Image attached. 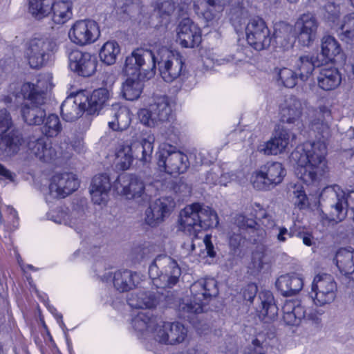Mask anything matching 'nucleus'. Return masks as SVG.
<instances>
[{
    "mask_svg": "<svg viewBox=\"0 0 354 354\" xmlns=\"http://www.w3.org/2000/svg\"><path fill=\"white\" fill-rule=\"evenodd\" d=\"M22 142L10 112L6 109H0V156L15 155L19 151Z\"/></svg>",
    "mask_w": 354,
    "mask_h": 354,
    "instance_id": "obj_7",
    "label": "nucleus"
},
{
    "mask_svg": "<svg viewBox=\"0 0 354 354\" xmlns=\"http://www.w3.org/2000/svg\"><path fill=\"white\" fill-rule=\"evenodd\" d=\"M295 68L299 77L302 81H306L315 69L313 57L309 55L300 56L295 62Z\"/></svg>",
    "mask_w": 354,
    "mask_h": 354,
    "instance_id": "obj_46",
    "label": "nucleus"
},
{
    "mask_svg": "<svg viewBox=\"0 0 354 354\" xmlns=\"http://www.w3.org/2000/svg\"><path fill=\"white\" fill-rule=\"evenodd\" d=\"M191 297L179 304L178 311L185 319H191L194 315L203 312L204 306L210 299L218 293L216 281L212 278L201 279L190 287Z\"/></svg>",
    "mask_w": 354,
    "mask_h": 354,
    "instance_id": "obj_2",
    "label": "nucleus"
},
{
    "mask_svg": "<svg viewBox=\"0 0 354 354\" xmlns=\"http://www.w3.org/2000/svg\"><path fill=\"white\" fill-rule=\"evenodd\" d=\"M178 41L184 48H194L201 41V30L190 19H183L178 26Z\"/></svg>",
    "mask_w": 354,
    "mask_h": 354,
    "instance_id": "obj_24",
    "label": "nucleus"
},
{
    "mask_svg": "<svg viewBox=\"0 0 354 354\" xmlns=\"http://www.w3.org/2000/svg\"><path fill=\"white\" fill-rule=\"evenodd\" d=\"M301 101L295 96L286 98L280 105L279 115L282 123L290 125V130H299L301 126V118L303 113Z\"/></svg>",
    "mask_w": 354,
    "mask_h": 354,
    "instance_id": "obj_19",
    "label": "nucleus"
},
{
    "mask_svg": "<svg viewBox=\"0 0 354 354\" xmlns=\"http://www.w3.org/2000/svg\"><path fill=\"white\" fill-rule=\"evenodd\" d=\"M48 80H39L36 85L26 82L21 88V93L27 100L25 103L44 104L45 102V92L48 88Z\"/></svg>",
    "mask_w": 354,
    "mask_h": 354,
    "instance_id": "obj_30",
    "label": "nucleus"
},
{
    "mask_svg": "<svg viewBox=\"0 0 354 354\" xmlns=\"http://www.w3.org/2000/svg\"><path fill=\"white\" fill-rule=\"evenodd\" d=\"M251 232L255 234L254 235V241H260L263 240L266 235V229L260 225V223H257V225L252 230H250Z\"/></svg>",
    "mask_w": 354,
    "mask_h": 354,
    "instance_id": "obj_62",
    "label": "nucleus"
},
{
    "mask_svg": "<svg viewBox=\"0 0 354 354\" xmlns=\"http://www.w3.org/2000/svg\"><path fill=\"white\" fill-rule=\"evenodd\" d=\"M80 182L71 172L54 174L49 185L50 194L54 198H65L77 189Z\"/></svg>",
    "mask_w": 354,
    "mask_h": 354,
    "instance_id": "obj_18",
    "label": "nucleus"
},
{
    "mask_svg": "<svg viewBox=\"0 0 354 354\" xmlns=\"http://www.w3.org/2000/svg\"><path fill=\"white\" fill-rule=\"evenodd\" d=\"M295 30L299 42L304 46H310L317 37L319 22L312 13L301 15L297 20Z\"/></svg>",
    "mask_w": 354,
    "mask_h": 354,
    "instance_id": "obj_20",
    "label": "nucleus"
},
{
    "mask_svg": "<svg viewBox=\"0 0 354 354\" xmlns=\"http://www.w3.org/2000/svg\"><path fill=\"white\" fill-rule=\"evenodd\" d=\"M321 54L328 61H333L342 52V48L335 37L324 35L321 39Z\"/></svg>",
    "mask_w": 354,
    "mask_h": 354,
    "instance_id": "obj_42",
    "label": "nucleus"
},
{
    "mask_svg": "<svg viewBox=\"0 0 354 354\" xmlns=\"http://www.w3.org/2000/svg\"><path fill=\"white\" fill-rule=\"evenodd\" d=\"M235 223L239 228L245 230H252L257 225L256 221L243 214L236 216Z\"/></svg>",
    "mask_w": 354,
    "mask_h": 354,
    "instance_id": "obj_58",
    "label": "nucleus"
},
{
    "mask_svg": "<svg viewBox=\"0 0 354 354\" xmlns=\"http://www.w3.org/2000/svg\"><path fill=\"white\" fill-rule=\"evenodd\" d=\"M340 37L348 44H354V13L344 17L341 26Z\"/></svg>",
    "mask_w": 354,
    "mask_h": 354,
    "instance_id": "obj_50",
    "label": "nucleus"
},
{
    "mask_svg": "<svg viewBox=\"0 0 354 354\" xmlns=\"http://www.w3.org/2000/svg\"><path fill=\"white\" fill-rule=\"evenodd\" d=\"M329 208V219L335 222L343 221L347 215V207L354 213V190L345 193L339 186L326 187L321 194Z\"/></svg>",
    "mask_w": 354,
    "mask_h": 354,
    "instance_id": "obj_6",
    "label": "nucleus"
},
{
    "mask_svg": "<svg viewBox=\"0 0 354 354\" xmlns=\"http://www.w3.org/2000/svg\"><path fill=\"white\" fill-rule=\"evenodd\" d=\"M324 9L326 12L328 14V18L336 17L339 15L340 12L339 6L336 5L333 2H328L324 6Z\"/></svg>",
    "mask_w": 354,
    "mask_h": 354,
    "instance_id": "obj_61",
    "label": "nucleus"
},
{
    "mask_svg": "<svg viewBox=\"0 0 354 354\" xmlns=\"http://www.w3.org/2000/svg\"><path fill=\"white\" fill-rule=\"evenodd\" d=\"M164 218H165L161 216V213L153 208L151 205L145 211V221L147 225L151 227L157 226L163 221Z\"/></svg>",
    "mask_w": 354,
    "mask_h": 354,
    "instance_id": "obj_55",
    "label": "nucleus"
},
{
    "mask_svg": "<svg viewBox=\"0 0 354 354\" xmlns=\"http://www.w3.org/2000/svg\"><path fill=\"white\" fill-rule=\"evenodd\" d=\"M159 322L149 312L140 311L132 319L131 325L138 335L153 339V331Z\"/></svg>",
    "mask_w": 354,
    "mask_h": 354,
    "instance_id": "obj_29",
    "label": "nucleus"
},
{
    "mask_svg": "<svg viewBox=\"0 0 354 354\" xmlns=\"http://www.w3.org/2000/svg\"><path fill=\"white\" fill-rule=\"evenodd\" d=\"M261 308L260 317L264 322H272L276 319L278 315V308L274 303V297L269 291L259 294Z\"/></svg>",
    "mask_w": 354,
    "mask_h": 354,
    "instance_id": "obj_35",
    "label": "nucleus"
},
{
    "mask_svg": "<svg viewBox=\"0 0 354 354\" xmlns=\"http://www.w3.org/2000/svg\"><path fill=\"white\" fill-rule=\"evenodd\" d=\"M37 103H24L21 107V115L26 123L29 125H39L43 123L46 111Z\"/></svg>",
    "mask_w": 354,
    "mask_h": 354,
    "instance_id": "obj_38",
    "label": "nucleus"
},
{
    "mask_svg": "<svg viewBox=\"0 0 354 354\" xmlns=\"http://www.w3.org/2000/svg\"><path fill=\"white\" fill-rule=\"evenodd\" d=\"M336 291L337 285L333 277L323 273L314 277L310 295L316 306H323L335 300Z\"/></svg>",
    "mask_w": 354,
    "mask_h": 354,
    "instance_id": "obj_12",
    "label": "nucleus"
},
{
    "mask_svg": "<svg viewBox=\"0 0 354 354\" xmlns=\"http://www.w3.org/2000/svg\"><path fill=\"white\" fill-rule=\"evenodd\" d=\"M73 3L70 1L53 0L51 8L52 20L55 24L62 25L73 17Z\"/></svg>",
    "mask_w": 354,
    "mask_h": 354,
    "instance_id": "obj_36",
    "label": "nucleus"
},
{
    "mask_svg": "<svg viewBox=\"0 0 354 354\" xmlns=\"http://www.w3.org/2000/svg\"><path fill=\"white\" fill-rule=\"evenodd\" d=\"M283 320L288 326H297L305 317L304 307L297 300H286L282 307Z\"/></svg>",
    "mask_w": 354,
    "mask_h": 354,
    "instance_id": "obj_33",
    "label": "nucleus"
},
{
    "mask_svg": "<svg viewBox=\"0 0 354 354\" xmlns=\"http://www.w3.org/2000/svg\"><path fill=\"white\" fill-rule=\"evenodd\" d=\"M295 139V132L283 127L270 140L260 145L259 151L265 155H277L283 153Z\"/></svg>",
    "mask_w": 354,
    "mask_h": 354,
    "instance_id": "obj_21",
    "label": "nucleus"
},
{
    "mask_svg": "<svg viewBox=\"0 0 354 354\" xmlns=\"http://www.w3.org/2000/svg\"><path fill=\"white\" fill-rule=\"evenodd\" d=\"M226 5V0H205L203 17L211 25L218 24L223 17Z\"/></svg>",
    "mask_w": 354,
    "mask_h": 354,
    "instance_id": "obj_37",
    "label": "nucleus"
},
{
    "mask_svg": "<svg viewBox=\"0 0 354 354\" xmlns=\"http://www.w3.org/2000/svg\"><path fill=\"white\" fill-rule=\"evenodd\" d=\"M266 263V254L263 248L261 247L253 252L250 264V268L253 270V272L261 271Z\"/></svg>",
    "mask_w": 354,
    "mask_h": 354,
    "instance_id": "obj_54",
    "label": "nucleus"
},
{
    "mask_svg": "<svg viewBox=\"0 0 354 354\" xmlns=\"http://www.w3.org/2000/svg\"><path fill=\"white\" fill-rule=\"evenodd\" d=\"M154 138L149 136L140 142L120 144L115 152V162L122 170L128 169L131 165L134 157L143 162H149L151 160L153 150Z\"/></svg>",
    "mask_w": 354,
    "mask_h": 354,
    "instance_id": "obj_3",
    "label": "nucleus"
},
{
    "mask_svg": "<svg viewBox=\"0 0 354 354\" xmlns=\"http://www.w3.org/2000/svg\"><path fill=\"white\" fill-rule=\"evenodd\" d=\"M198 212L200 214L201 230L218 226V215L211 207L200 204V210H198Z\"/></svg>",
    "mask_w": 354,
    "mask_h": 354,
    "instance_id": "obj_45",
    "label": "nucleus"
},
{
    "mask_svg": "<svg viewBox=\"0 0 354 354\" xmlns=\"http://www.w3.org/2000/svg\"><path fill=\"white\" fill-rule=\"evenodd\" d=\"M330 114L326 106H319L310 123L317 140L297 146L291 153L290 160L297 165L296 174L307 185L318 182L328 171L326 141L331 136L328 122Z\"/></svg>",
    "mask_w": 354,
    "mask_h": 354,
    "instance_id": "obj_1",
    "label": "nucleus"
},
{
    "mask_svg": "<svg viewBox=\"0 0 354 354\" xmlns=\"http://www.w3.org/2000/svg\"><path fill=\"white\" fill-rule=\"evenodd\" d=\"M276 286L283 296H292L302 290L304 281L298 274H287L277 279Z\"/></svg>",
    "mask_w": 354,
    "mask_h": 354,
    "instance_id": "obj_32",
    "label": "nucleus"
},
{
    "mask_svg": "<svg viewBox=\"0 0 354 354\" xmlns=\"http://www.w3.org/2000/svg\"><path fill=\"white\" fill-rule=\"evenodd\" d=\"M127 302L131 308H151L157 304L154 295L144 290L131 293L127 299Z\"/></svg>",
    "mask_w": 354,
    "mask_h": 354,
    "instance_id": "obj_41",
    "label": "nucleus"
},
{
    "mask_svg": "<svg viewBox=\"0 0 354 354\" xmlns=\"http://www.w3.org/2000/svg\"><path fill=\"white\" fill-rule=\"evenodd\" d=\"M172 109L167 96H157L149 105V109H142L138 112L141 123L149 127H155L161 123L169 121Z\"/></svg>",
    "mask_w": 354,
    "mask_h": 354,
    "instance_id": "obj_9",
    "label": "nucleus"
},
{
    "mask_svg": "<svg viewBox=\"0 0 354 354\" xmlns=\"http://www.w3.org/2000/svg\"><path fill=\"white\" fill-rule=\"evenodd\" d=\"M262 344V342L259 338L253 339L252 345L247 348L244 354H266Z\"/></svg>",
    "mask_w": 354,
    "mask_h": 354,
    "instance_id": "obj_59",
    "label": "nucleus"
},
{
    "mask_svg": "<svg viewBox=\"0 0 354 354\" xmlns=\"http://www.w3.org/2000/svg\"><path fill=\"white\" fill-rule=\"evenodd\" d=\"M198 210H200V203H193L187 205L180 212L179 227L187 235L198 234L201 232Z\"/></svg>",
    "mask_w": 354,
    "mask_h": 354,
    "instance_id": "obj_23",
    "label": "nucleus"
},
{
    "mask_svg": "<svg viewBox=\"0 0 354 354\" xmlns=\"http://www.w3.org/2000/svg\"><path fill=\"white\" fill-rule=\"evenodd\" d=\"M142 91V83L139 80L132 78L127 79L122 86V95L127 100H137L140 97Z\"/></svg>",
    "mask_w": 354,
    "mask_h": 354,
    "instance_id": "obj_48",
    "label": "nucleus"
},
{
    "mask_svg": "<svg viewBox=\"0 0 354 354\" xmlns=\"http://www.w3.org/2000/svg\"><path fill=\"white\" fill-rule=\"evenodd\" d=\"M189 165L186 154L180 151H171L165 148L159 152L158 166L161 171L171 175L185 173Z\"/></svg>",
    "mask_w": 354,
    "mask_h": 354,
    "instance_id": "obj_15",
    "label": "nucleus"
},
{
    "mask_svg": "<svg viewBox=\"0 0 354 354\" xmlns=\"http://www.w3.org/2000/svg\"><path fill=\"white\" fill-rule=\"evenodd\" d=\"M243 238L239 234L233 233L229 237V244L233 250L239 248L241 246Z\"/></svg>",
    "mask_w": 354,
    "mask_h": 354,
    "instance_id": "obj_64",
    "label": "nucleus"
},
{
    "mask_svg": "<svg viewBox=\"0 0 354 354\" xmlns=\"http://www.w3.org/2000/svg\"><path fill=\"white\" fill-rule=\"evenodd\" d=\"M187 328L179 322L160 321L153 331V339L166 345H176L185 341Z\"/></svg>",
    "mask_w": 354,
    "mask_h": 354,
    "instance_id": "obj_13",
    "label": "nucleus"
},
{
    "mask_svg": "<svg viewBox=\"0 0 354 354\" xmlns=\"http://www.w3.org/2000/svg\"><path fill=\"white\" fill-rule=\"evenodd\" d=\"M202 245L201 239L196 234L188 235L181 245L180 254L183 257L191 255L196 246Z\"/></svg>",
    "mask_w": 354,
    "mask_h": 354,
    "instance_id": "obj_53",
    "label": "nucleus"
},
{
    "mask_svg": "<svg viewBox=\"0 0 354 354\" xmlns=\"http://www.w3.org/2000/svg\"><path fill=\"white\" fill-rule=\"evenodd\" d=\"M285 175L286 171L281 163L268 162L252 174L251 183L257 189H268L280 184Z\"/></svg>",
    "mask_w": 354,
    "mask_h": 354,
    "instance_id": "obj_10",
    "label": "nucleus"
},
{
    "mask_svg": "<svg viewBox=\"0 0 354 354\" xmlns=\"http://www.w3.org/2000/svg\"><path fill=\"white\" fill-rule=\"evenodd\" d=\"M156 62L158 60L151 50L140 48L127 57L123 71L127 75L140 76L143 74L151 77L155 74Z\"/></svg>",
    "mask_w": 354,
    "mask_h": 354,
    "instance_id": "obj_8",
    "label": "nucleus"
},
{
    "mask_svg": "<svg viewBox=\"0 0 354 354\" xmlns=\"http://www.w3.org/2000/svg\"><path fill=\"white\" fill-rule=\"evenodd\" d=\"M62 130V126L59 118L55 114H51L46 118L43 127V132L47 137H55Z\"/></svg>",
    "mask_w": 354,
    "mask_h": 354,
    "instance_id": "obj_51",
    "label": "nucleus"
},
{
    "mask_svg": "<svg viewBox=\"0 0 354 354\" xmlns=\"http://www.w3.org/2000/svg\"><path fill=\"white\" fill-rule=\"evenodd\" d=\"M30 151L39 160L50 162L57 156V151L53 147L51 142L46 137L30 138L28 142Z\"/></svg>",
    "mask_w": 354,
    "mask_h": 354,
    "instance_id": "obj_28",
    "label": "nucleus"
},
{
    "mask_svg": "<svg viewBox=\"0 0 354 354\" xmlns=\"http://www.w3.org/2000/svg\"><path fill=\"white\" fill-rule=\"evenodd\" d=\"M57 50L55 39L47 35H37L27 43L25 57L32 68L45 66Z\"/></svg>",
    "mask_w": 354,
    "mask_h": 354,
    "instance_id": "obj_5",
    "label": "nucleus"
},
{
    "mask_svg": "<svg viewBox=\"0 0 354 354\" xmlns=\"http://www.w3.org/2000/svg\"><path fill=\"white\" fill-rule=\"evenodd\" d=\"M258 223H260V225L267 229L275 226L274 221L272 216L264 212H261Z\"/></svg>",
    "mask_w": 354,
    "mask_h": 354,
    "instance_id": "obj_60",
    "label": "nucleus"
},
{
    "mask_svg": "<svg viewBox=\"0 0 354 354\" xmlns=\"http://www.w3.org/2000/svg\"><path fill=\"white\" fill-rule=\"evenodd\" d=\"M138 281V275L129 270H118L113 274V286L120 292H125L132 289Z\"/></svg>",
    "mask_w": 354,
    "mask_h": 354,
    "instance_id": "obj_39",
    "label": "nucleus"
},
{
    "mask_svg": "<svg viewBox=\"0 0 354 354\" xmlns=\"http://www.w3.org/2000/svg\"><path fill=\"white\" fill-rule=\"evenodd\" d=\"M100 35V30L97 23L90 19L76 20L68 32L70 41L80 46L93 44Z\"/></svg>",
    "mask_w": 354,
    "mask_h": 354,
    "instance_id": "obj_11",
    "label": "nucleus"
},
{
    "mask_svg": "<svg viewBox=\"0 0 354 354\" xmlns=\"http://www.w3.org/2000/svg\"><path fill=\"white\" fill-rule=\"evenodd\" d=\"M335 261L340 272L354 280V250L339 249L336 253Z\"/></svg>",
    "mask_w": 354,
    "mask_h": 354,
    "instance_id": "obj_34",
    "label": "nucleus"
},
{
    "mask_svg": "<svg viewBox=\"0 0 354 354\" xmlns=\"http://www.w3.org/2000/svg\"><path fill=\"white\" fill-rule=\"evenodd\" d=\"M257 292V287L253 283L249 284L247 286L246 288L243 292V297L245 299L249 301H252L256 295Z\"/></svg>",
    "mask_w": 354,
    "mask_h": 354,
    "instance_id": "obj_63",
    "label": "nucleus"
},
{
    "mask_svg": "<svg viewBox=\"0 0 354 354\" xmlns=\"http://www.w3.org/2000/svg\"><path fill=\"white\" fill-rule=\"evenodd\" d=\"M158 69L164 81L172 82L182 75L184 62L178 54L167 48H162L158 52Z\"/></svg>",
    "mask_w": 354,
    "mask_h": 354,
    "instance_id": "obj_14",
    "label": "nucleus"
},
{
    "mask_svg": "<svg viewBox=\"0 0 354 354\" xmlns=\"http://www.w3.org/2000/svg\"><path fill=\"white\" fill-rule=\"evenodd\" d=\"M149 274L156 288H171L178 283L181 270L175 260L161 255L157 257L149 266Z\"/></svg>",
    "mask_w": 354,
    "mask_h": 354,
    "instance_id": "obj_4",
    "label": "nucleus"
},
{
    "mask_svg": "<svg viewBox=\"0 0 354 354\" xmlns=\"http://www.w3.org/2000/svg\"><path fill=\"white\" fill-rule=\"evenodd\" d=\"M342 80V74L335 67L321 68L317 77L319 88L325 91H333L338 88Z\"/></svg>",
    "mask_w": 354,
    "mask_h": 354,
    "instance_id": "obj_31",
    "label": "nucleus"
},
{
    "mask_svg": "<svg viewBox=\"0 0 354 354\" xmlns=\"http://www.w3.org/2000/svg\"><path fill=\"white\" fill-rule=\"evenodd\" d=\"M109 127L114 131H123L129 127L131 118L129 109L118 103L106 109Z\"/></svg>",
    "mask_w": 354,
    "mask_h": 354,
    "instance_id": "obj_26",
    "label": "nucleus"
},
{
    "mask_svg": "<svg viewBox=\"0 0 354 354\" xmlns=\"http://www.w3.org/2000/svg\"><path fill=\"white\" fill-rule=\"evenodd\" d=\"M53 0H29L28 10L36 19L40 20L51 13Z\"/></svg>",
    "mask_w": 354,
    "mask_h": 354,
    "instance_id": "obj_43",
    "label": "nucleus"
},
{
    "mask_svg": "<svg viewBox=\"0 0 354 354\" xmlns=\"http://www.w3.org/2000/svg\"><path fill=\"white\" fill-rule=\"evenodd\" d=\"M292 194L295 198V205L299 209L304 208L307 205L308 200L303 187L301 185H295Z\"/></svg>",
    "mask_w": 354,
    "mask_h": 354,
    "instance_id": "obj_57",
    "label": "nucleus"
},
{
    "mask_svg": "<svg viewBox=\"0 0 354 354\" xmlns=\"http://www.w3.org/2000/svg\"><path fill=\"white\" fill-rule=\"evenodd\" d=\"M277 81L287 88H293L297 83L299 75L296 71L288 68H275Z\"/></svg>",
    "mask_w": 354,
    "mask_h": 354,
    "instance_id": "obj_49",
    "label": "nucleus"
},
{
    "mask_svg": "<svg viewBox=\"0 0 354 354\" xmlns=\"http://www.w3.org/2000/svg\"><path fill=\"white\" fill-rule=\"evenodd\" d=\"M120 53V47L115 41H108L104 44L100 51V59L107 65L113 64Z\"/></svg>",
    "mask_w": 354,
    "mask_h": 354,
    "instance_id": "obj_44",
    "label": "nucleus"
},
{
    "mask_svg": "<svg viewBox=\"0 0 354 354\" xmlns=\"http://www.w3.org/2000/svg\"><path fill=\"white\" fill-rule=\"evenodd\" d=\"M111 184L108 175L98 174L94 176L90 186L92 201L97 205H104L109 198Z\"/></svg>",
    "mask_w": 354,
    "mask_h": 354,
    "instance_id": "obj_27",
    "label": "nucleus"
},
{
    "mask_svg": "<svg viewBox=\"0 0 354 354\" xmlns=\"http://www.w3.org/2000/svg\"><path fill=\"white\" fill-rule=\"evenodd\" d=\"M117 193L127 199L147 201L144 182L136 176L122 174L118 176L114 184Z\"/></svg>",
    "mask_w": 354,
    "mask_h": 354,
    "instance_id": "obj_16",
    "label": "nucleus"
},
{
    "mask_svg": "<svg viewBox=\"0 0 354 354\" xmlns=\"http://www.w3.org/2000/svg\"><path fill=\"white\" fill-rule=\"evenodd\" d=\"M245 32L248 43L257 50H261L270 46V32L262 19H251L246 26Z\"/></svg>",
    "mask_w": 354,
    "mask_h": 354,
    "instance_id": "obj_17",
    "label": "nucleus"
},
{
    "mask_svg": "<svg viewBox=\"0 0 354 354\" xmlns=\"http://www.w3.org/2000/svg\"><path fill=\"white\" fill-rule=\"evenodd\" d=\"M164 218L167 216L175 207V202L171 197H162L155 200L150 204Z\"/></svg>",
    "mask_w": 354,
    "mask_h": 354,
    "instance_id": "obj_52",
    "label": "nucleus"
},
{
    "mask_svg": "<svg viewBox=\"0 0 354 354\" xmlns=\"http://www.w3.org/2000/svg\"><path fill=\"white\" fill-rule=\"evenodd\" d=\"M290 26L284 25L277 29L274 33V40L277 47L283 50H288L293 46V38L291 35Z\"/></svg>",
    "mask_w": 354,
    "mask_h": 354,
    "instance_id": "obj_47",
    "label": "nucleus"
},
{
    "mask_svg": "<svg viewBox=\"0 0 354 354\" xmlns=\"http://www.w3.org/2000/svg\"><path fill=\"white\" fill-rule=\"evenodd\" d=\"M47 216L49 220L59 224H75L76 221L66 220L67 213L62 208H56L51 209L48 214Z\"/></svg>",
    "mask_w": 354,
    "mask_h": 354,
    "instance_id": "obj_56",
    "label": "nucleus"
},
{
    "mask_svg": "<svg viewBox=\"0 0 354 354\" xmlns=\"http://www.w3.org/2000/svg\"><path fill=\"white\" fill-rule=\"evenodd\" d=\"M86 100L83 93L68 97L61 106L63 118L69 122L78 119L86 111Z\"/></svg>",
    "mask_w": 354,
    "mask_h": 354,
    "instance_id": "obj_25",
    "label": "nucleus"
},
{
    "mask_svg": "<svg viewBox=\"0 0 354 354\" xmlns=\"http://www.w3.org/2000/svg\"><path fill=\"white\" fill-rule=\"evenodd\" d=\"M111 96L108 88H100L94 90L91 95L86 96V111L89 114H95L100 111Z\"/></svg>",
    "mask_w": 354,
    "mask_h": 354,
    "instance_id": "obj_40",
    "label": "nucleus"
},
{
    "mask_svg": "<svg viewBox=\"0 0 354 354\" xmlns=\"http://www.w3.org/2000/svg\"><path fill=\"white\" fill-rule=\"evenodd\" d=\"M68 59L71 69L80 75L90 77L96 71L97 60L88 53L72 50L68 55Z\"/></svg>",
    "mask_w": 354,
    "mask_h": 354,
    "instance_id": "obj_22",
    "label": "nucleus"
}]
</instances>
